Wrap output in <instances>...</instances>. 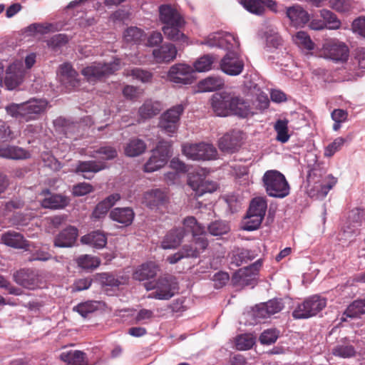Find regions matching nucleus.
Listing matches in <instances>:
<instances>
[{
	"label": "nucleus",
	"instance_id": "37",
	"mask_svg": "<svg viewBox=\"0 0 365 365\" xmlns=\"http://www.w3.org/2000/svg\"><path fill=\"white\" fill-rule=\"evenodd\" d=\"M81 241L83 244L88 245L92 247L101 249L106 246L107 237L103 232L95 231L83 236L81 238Z\"/></svg>",
	"mask_w": 365,
	"mask_h": 365
},
{
	"label": "nucleus",
	"instance_id": "52",
	"mask_svg": "<svg viewBox=\"0 0 365 365\" xmlns=\"http://www.w3.org/2000/svg\"><path fill=\"white\" fill-rule=\"evenodd\" d=\"M214 61L215 57L212 55L207 54L197 59L193 66L197 72H205L212 68Z\"/></svg>",
	"mask_w": 365,
	"mask_h": 365
},
{
	"label": "nucleus",
	"instance_id": "62",
	"mask_svg": "<svg viewBox=\"0 0 365 365\" xmlns=\"http://www.w3.org/2000/svg\"><path fill=\"white\" fill-rule=\"evenodd\" d=\"M68 42V37L64 34L54 35L48 41V46L53 48L64 46Z\"/></svg>",
	"mask_w": 365,
	"mask_h": 365
},
{
	"label": "nucleus",
	"instance_id": "28",
	"mask_svg": "<svg viewBox=\"0 0 365 365\" xmlns=\"http://www.w3.org/2000/svg\"><path fill=\"white\" fill-rule=\"evenodd\" d=\"M1 242L9 246L16 249L29 250V243L23 235L15 231H8L1 236Z\"/></svg>",
	"mask_w": 365,
	"mask_h": 365
},
{
	"label": "nucleus",
	"instance_id": "7",
	"mask_svg": "<svg viewBox=\"0 0 365 365\" xmlns=\"http://www.w3.org/2000/svg\"><path fill=\"white\" fill-rule=\"evenodd\" d=\"M14 281L19 286L29 290H35L44 286L42 274L32 269H20L13 274Z\"/></svg>",
	"mask_w": 365,
	"mask_h": 365
},
{
	"label": "nucleus",
	"instance_id": "42",
	"mask_svg": "<svg viewBox=\"0 0 365 365\" xmlns=\"http://www.w3.org/2000/svg\"><path fill=\"white\" fill-rule=\"evenodd\" d=\"M146 149V144L143 140L133 138L125 147V154L129 157H136L143 154Z\"/></svg>",
	"mask_w": 365,
	"mask_h": 365
},
{
	"label": "nucleus",
	"instance_id": "45",
	"mask_svg": "<svg viewBox=\"0 0 365 365\" xmlns=\"http://www.w3.org/2000/svg\"><path fill=\"white\" fill-rule=\"evenodd\" d=\"M267 207V201L264 198L261 197H255L251 201L247 212L252 215L256 214L258 217L264 218Z\"/></svg>",
	"mask_w": 365,
	"mask_h": 365
},
{
	"label": "nucleus",
	"instance_id": "1",
	"mask_svg": "<svg viewBox=\"0 0 365 365\" xmlns=\"http://www.w3.org/2000/svg\"><path fill=\"white\" fill-rule=\"evenodd\" d=\"M46 106V101L33 98L23 103H11L6 106V110L11 116L27 122L36 119V115L43 112Z\"/></svg>",
	"mask_w": 365,
	"mask_h": 365
},
{
	"label": "nucleus",
	"instance_id": "11",
	"mask_svg": "<svg viewBox=\"0 0 365 365\" xmlns=\"http://www.w3.org/2000/svg\"><path fill=\"white\" fill-rule=\"evenodd\" d=\"M261 266L262 261L258 259L250 266L240 269L233 275L232 281L234 284L242 287L250 286L254 287L257 284V279Z\"/></svg>",
	"mask_w": 365,
	"mask_h": 365
},
{
	"label": "nucleus",
	"instance_id": "63",
	"mask_svg": "<svg viewBox=\"0 0 365 365\" xmlns=\"http://www.w3.org/2000/svg\"><path fill=\"white\" fill-rule=\"evenodd\" d=\"M344 141L343 138H336L331 143L326 147L324 150L325 156L331 157L334 155V154L341 148Z\"/></svg>",
	"mask_w": 365,
	"mask_h": 365
},
{
	"label": "nucleus",
	"instance_id": "53",
	"mask_svg": "<svg viewBox=\"0 0 365 365\" xmlns=\"http://www.w3.org/2000/svg\"><path fill=\"white\" fill-rule=\"evenodd\" d=\"M320 15L324 23H326L327 29L335 30L340 28L341 21L331 11L327 9H322L320 11Z\"/></svg>",
	"mask_w": 365,
	"mask_h": 365
},
{
	"label": "nucleus",
	"instance_id": "19",
	"mask_svg": "<svg viewBox=\"0 0 365 365\" xmlns=\"http://www.w3.org/2000/svg\"><path fill=\"white\" fill-rule=\"evenodd\" d=\"M58 76L61 83L68 90H71L79 84L78 74L68 63L59 66Z\"/></svg>",
	"mask_w": 365,
	"mask_h": 365
},
{
	"label": "nucleus",
	"instance_id": "23",
	"mask_svg": "<svg viewBox=\"0 0 365 365\" xmlns=\"http://www.w3.org/2000/svg\"><path fill=\"white\" fill-rule=\"evenodd\" d=\"M106 168V163L102 161H78L76 167V172L81 173L84 178L91 179L94 173L103 170Z\"/></svg>",
	"mask_w": 365,
	"mask_h": 365
},
{
	"label": "nucleus",
	"instance_id": "24",
	"mask_svg": "<svg viewBox=\"0 0 365 365\" xmlns=\"http://www.w3.org/2000/svg\"><path fill=\"white\" fill-rule=\"evenodd\" d=\"M184 19L180 21V24L164 25L162 28V31L165 37L172 41L178 42L181 44L188 45V38L185 35L180 29L184 26Z\"/></svg>",
	"mask_w": 365,
	"mask_h": 365
},
{
	"label": "nucleus",
	"instance_id": "55",
	"mask_svg": "<svg viewBox=\"0 0 365 365\" xmlns=\"http://www.w3.org/2000/svg\"><path fill=\"white\" fill-rule=\"evenodd\" d=\"M287 124V120H279L274 125V129L277 132L276 139L282 143L287 142L290 137L288 134Z\"/></svg>",
	"mask_w": 365,
	"mask_h": 365
},
{
	"label": "nucleus",
	"instance_id": "38",
	"mask_svg": "<svg viewBox=\"0 0 365 365\" xmlns=\"http://www.w3.org/2000/svg\"><path fill=\"white\" fill-rule=\"evenodd\" d=\"M364 314H365V299L356 300L346 309L341 319L346 321L348 318H359Z\"/></svg>",
	"mask_w": 365,
	"mask_h": 365
},
{
	"label": "nucleus",
	"instance_id": "2",
	"mask_svg": "<svg viewBox=\"0 0 365 365\" xmlns=\"http://www.w3.org/2000/svg\"><path fill=\"white\" fill-rule=\"evenodd\" d=\"M262 182L267 193L271 197L283 198L289 193V185L284 175L277 170L265 172Z\"/></svg>",
	"mask_w": 365,
	"mask_h": 365
},
{
	"label": "nucleus",
	"instance_id": "40",
	"mask_svg": "<svg viewBox=\"0 0 365 365\" xmlns=\"http://www.w3.org/2000/svg\"><path fill=\"white\" fill-rule=\"evenodd\" d=\"M224 81L220 77L210 76L198 83V90L200 92H210L221 88Z\"/></svg>",
	"mask_w": 365,
	"mask_h": 365
},
{
	"label": "nucleus",
	"instance_id": "57",
	"mask_svg": "<svg viewBox=\"0 0 365 365\" xmlns=\"http://www.w3.org/2000/svg\"><path fill=\"white\" fill-rule=\"evenodd\" d=\"M255 343V338L249 334L238 336L235 340V346L238 350H247Z\"/></svg>",
	"mask_w": 365,
	"mask_h": 365
},
{
	"label": "nucleus",
	"instance_id": "39",
	"mask_svg": "<svg viewBox=\"0 0 365 365\" xmlns=\"http://www.w3.org/2000/svg\"><path fill=\"white\" fill-rule=\"evenodd\" d=\"M60 358L66 365H88L85 354L78 350L62 352Z\"/></svg>",
	"mask_w": 365,
	"mask_h": 365
},
{
	"label": "nucleus",
	"instance_id": "59",
	"mask_svg": "<svg viewBox=\"0 0 365 365\" xmlns=\"http://www.w3.org/2000/svg\"><path fill=\"white\" fill-rule=\"evenodd\" d=\"M279 331L276 329L264 330L259 336V341L262 344L269 345L274 343L278 339Z\"/></svg>",
	"mask_w": 365,
	"mask_h": 365
},
{
	"label": "nucleus",
	"instance_id": "18",
	"mask_svg": "<svg viewBox=\"0 0 365 365\" xmlns=\"http://www.w3.org/2000/svg\"><path fill=\"white\" fill-rule=\"evenodd\" d=\"M177 54L178 49L171 43H165L154 48L152 52L153 61L156 63H169L176 58Z\"/></svg>",
	"mask_w": 365,
	"mask_h": 365
},
{
	"label": "nucleus",
	"instance_id": "17",
	"mask_svg": "<svg viewBox=\"0 0 365 365\" xmlns=\"http://www.w3.org/2000/svg\"><path fill=\"white\" fill-rule=\"evenodd\" d=\"M230 115H235L240 118H250L256 114L257 112L250 106V102L244 98L232 94Z\"/></svg>",
	"mask_w": 365,
	"mask_h": 365
},
{
	"label": "nucleus",
	"instance_id": "22",
	"mask_svg": "<svg viewBox=\"0 0 365 365\" xmlns=\"http://www.w3.org/2000/svg\"><path fill=\"white\" fill-rule=\"evenodd\" d=\"M241 140V133L233 130L220 138L218 146L223 152L233 153L240 147Z\"/></svg>",
	"mask_w": 365,
	"mask_h": 365
},
{
	"label": "nucleus",
	"instance_id": "51",
	"mask_svg": "<svg viewBox=\"0 0 365 365\" xmlns=\"http://www.w3.org/2000/svg\"><path fill=\"white\" fill-rule=\"evenodd\" d=\"M99 302L97 301H88L80 303L73 307V310L77 312L83 317L86 318L89 314L94 312L98 309Z\"/></svg>",
	"mask_w": 365,
	"mask_h": 365
},
{
	"label": "nucleus",
	"instance_id": "49",
	"mask_svg": "<svg viewBox=\"0 0 365 365\" xmlns=\"http://www.w3.org/2000/svg\"><path fill=\"white\" fill-rule=\"evenodd\" d=\"M144 31L135 26L128 28L123 34L125 41L128 43H138L144 37Z\"/></svg>",
	"mask_w": 365,
	"mask_h": 365
},
{
	"label": "nucleus",
	"instance_id": "58",
	"mask_svg": "<svg viewBox=\"0 0 365 365\" xmlns=\"http://www.w3.org/2000/svg\"><path fill=\"white\" fill-rule=\"evenodd\" d=\"M263 217H258L257 215H252L247 212V215L243 222V229L247 231H253L259 228Z\"/></svg>",
	"mask_w": 365,
	"mask_h": 365
},
{
	"label": "nucleus",
	"instance_id": "46",
	"mask_svg": "<svg viewBox=\"0 0 365 365\" xmlns=\"http://www.w3.org/2000/svg\"><path fill=\"white\" fill-rule=\"evenodd\" d=\"M292 40L299 48L311 51L314 49V43L305 31H298L292 36Z\"/></svg>",
	"mask_w": 365,
	"mask_h": 365
},
{
	"label": "nucleus",
	"instance_id": "4",
	"mask_svg": "<svg viewBox=\"0 0 365 365\" xmlns=\"http://www.w3.org/2000/svg\"><path fill=\"white\" fill-rule=\"evenodd\" d=\"M120 63L118 59L108 63L96 62L82 69L81 73L87 81L95 83L118 71L120 68Z\"/></svg>",
	"mask_w": 365,
	"mask_h": 365
},
{
	"label": "nucleus",
	"instance_id": "60",
	"mask_svg": "<svg viewBox=\"0 0 365 365\" xmlns=\"http://www.w3.org/2000/svg\"><path fill=\"white\" fill-rule=\"evenodd\" d=\"M252 315L256 323L259 322L261 319L271 317L264 303L256 305L252 310Z\"/></svg>",
	"mask_w": 365,
	"mask_h": 365
},
{
	"label": "nucleus",
	"instance_id": "10",
	"mask_svg": "<svg viewBox=\"0 0 365 365\" xmlns=\"http://www.w3.org/2000/svg\"><path fill=\"white\" fill-rule=\"evenodd\" d=\"M327 305V300L318 295H313L299 304L292 312L294 319H307L315 316Z\"/></svg>",
	"mask_w": 365,
	"mask_h": 365
},
{
	"label": "nucleus",
	"instance_id": "54",
	"mask_svg": "<svg viewBox=\"0 0 365 365\" xmlns=\"http://www.w3.org/2000/svg\"><path fill=\"white\" fill-rule=\"evenodd\" d=\"M264 37L267 45L277 48L282 44V40L278 32L273 27H267L264 31Z\"/></svg>",
	"mask_w": 365,
	"mask_h": 365
},
{
	"label": "nucleus",
	"instance_id": "31",
	"mask_svg": "<svg viewBox=\"0 0 365 365\" xmlns=\"http://www.w3.org/2000/svg\"><path fill=\"white\" fill-rule=\"evenodd\" d=\"M189 185L197 196H202L207 192H212L217 187L216 182L202 179L200 177L190 179Z\"/></svg>",
	"mask_w": 365,
	"mask_h": 365
},
{
	"label": "nucleus",
	"instance_id": "3",
	"mask_svg": "<svg viewBox=\"0 0 365 365\" xmlns=\"http://www.w3.org/2000/svg\"><path fill=\"white\" fill-rule=\"evenodd\" d=\"M147 290L155 289L148 297L159 300H168L178 292L176 278L171 275L160 277L155 282L145 284Z\"/></svg>",
	"mask_w": 365,
	"mask_h": 365
},
{
	"label": "nucleus",
	"instance_id": "20",
	"mask_svg": "<svg viewBox=\"0 0 365 365\" xmlns=\"http://www.w3.org/2000/svg\"><path fill=\"white\" fill-rule=\"evenodd\" d=\"M337 182V179L332 175H328L321 182H315L309 190V195L311 197L317 199L324 198L329 190L332 189Z\"/></svg>",
	"mask_w": 365,
	"mask_h": 365
},
{
	"label": "nucleus",
	"instance_id": "12",
	"mask_svg": "<svg viewBox=\"0 0 365 365\" xmlns=\"http://www.w3.org/2000/svg\"><path fill=\"white\" fill-rule=\"evenodd\" d=\"M193 68L185 63L172 66L168 73V79L175 84L190 85L193 82Z\"/></svg>",
	"mask_w": 365,
	"mask_h": 365
},
{
	"label": "nucleus",
	"instance_id": "21",
	"mask_svg": "<svg viewBox=\"0 0 365 365\" xmlns=\"http://www.w3.org/2000/svg\"><path fill=\"white\" fill-rule=\"evenodd\" d=\"M239 3L249 12L262 15L267 7L273 11H277V4L273 0H238Z\"/></svg>",
	"mask_w": 365,
	"mask_h": 365
},
{
	"label": "nucleus",
	"instance_id": "14",
	"mask_svg": "<svg viewBox=\"0 0 365 365\" xmlns=\"http://www.w3.org/2000/svg\"><path fill=\"white\" fill-rule=\"evenodd\" d=\"M25 69L21 61L11 63L6 71L4 85L8 90H14L20 85L24 78Z\"/></svg>",
	"mask_w": 365,
	"mask_h": 365
},
{
	"label": "nucleus",
	"instance_id": "36",
	"mask_svg": "<svg viewBox=\"0 0 365 365\" xmlns=\"http://www.w3.org/2000/svg\"><path fill=\"white\" fill-rule=\"evenodd\" d=\"M158 271V266L155 262H150L139 267L133 273V278L144 281L155 277Z\"/></svg>",
	"mask_w": 365,
	"mask_h": 365
},
{
	"label": "nucleus",
	"instance_id": "9",
	"mask_svg": "<svg viewBox=\"0 0 365 365\" xmlns=\"http://www.w3.org/2000/svg\"><path fill=\"white\" fill-rule=\"evenodd\" d=\"M320 55L335 62H346L349 56L347 46L337 39L326 41L320 50Z\"/></svg>",
	"mask_w": 365,
	"mask_h": 365
},
{
	"label": "nucleus",
	"instance_id": "26",
	"mask_svg": "<svg viewBox=\"0 0 365 365\" xmlns=\"http://www.w3.org/2000/svg\"><path fill=\"white\" fill-rule=\"evenodd\" d=\"M159 18L165 25H177L183 20L178 10L170 4H163L159 7Z\"/></svg>",
	"mask_w": 365,
	"mask_h": 365
},
{
	"label": "nucleus",
	"instance_id": "6",
	"mask_svg": "<svg viewBox=\"0 0 365 365\" xmlns=\"http://www.w3.org/2000/svg\"><path fill=\"white\" fill-rule=\"evenodd\" d=\"M182 153L192 160H211L217 158V149L205 143H187L182 145Z\"/></svg>",
	"mask_w": 365,
	"mask_h": 365
},
{
	"label": "nucleus",
	"instance_id": "50",
	"mask_svg": "<svg viewBox=\"0 0 365 365\" xmlns=\"http://www.w3.org/2000/svg\"><path fill=\"white\" fill-rule=\"evenodd\" d=\"M118 153L115 148L112 146H103L93 150L89 154L92 158H97L99 155L103 160H109L117 157Z\"/></svg>",
	"mask_w": 365,
	"mask_h": 365
},
{
	"label": "nucleus",
	"instance_id": "35",
	"mask_svg": "<svg viewBox=\"0 0 365 365\" xmlns=\"http://www.w3.org/2000/svg\"><path fill=\"white\" fill-rule=\"evenodd\" d=\"M0 157L13 160H23L29 158L30 153L26 150L18 146H0Z\"/></svg>",
	"mask_w": 365,
	"mask_h": 365
},
{
	"label": "nucleus",
	"instance_id": "29",
	"mask_svg": "<svg viewBox=\"0 0 365 365\" xmlns=\"http://www.w3.org/2000/svg\"><path fill=\"white\" fill-rule=\"evenodd\" d=\"M184 237L185 231L182 228L173 229L164 237L161 247L164 250L175 249L180 245Z\"/></svg>",
	"mask_w": 365,
	"mask_h": 365
},
{
	"label": "nucleus",
	"instance_id": "5",
	"mask_svg": "<svg viewBox=\"0 0 365 365\" xmlns=\"http://www.w3.org/2000/svg\"><path fill=\"white\" fill-rule=\"evenodd\" d=\"M182 104L174 106L165 111L160 117L158 126L165 134L173 136L180 125V119L184 113Z\"/></svg>",
	"mask_w": 365,
	"mask_h": 365
},
{
	"label": "nucleus",
	"instance_id": "43",
	"mask_svg": "<svg viewBox=\"0 0 365 365\" xmlns=\"http://www.w3.org/2000/svg\"><path fill=\"white\" fill-rule=\"evenodd\" d=\"M220 48L227 50L228 53H237L240 48L239 40L233 34L222 33Z\"/></svg>",
	"mask_w": 365,
	"mask_h": 365
},
{
	"label": "nucleus",
	"instance_id": "44",
	"mask_svg": "<svg viewBox=\"0 0 365 365\" xmlns=\"http://www.w3.org/2000/svg\"><path fill=\"white\" fill-rule=\"evenodd\" d=\"M333 355L341 358H351L356 355V350L354 347L346 342L338 344L331 351Z\"/></svg>",
	"mask_w": 365,
	"mask_h": 365
},
{
	"label": "nucleus",
	"instance_id": "8",
	"mask_svg": "<svg viewBox=\"0 0 365 365\" xmlns=\"http://www.w3.org/2000/svg\"><path fill=\"white\" fill-rule=\"evenodd\" d=\"M170 143L160 141L156 148L152 150V155L144 165V171L153 173L163 168L168 162L170 153Z\"/></svg>",
	"mask_w": 365,
	"mask_h": 365
},
{
	"label": "nucleus",
	"instance_id": "27",
	"mask_svg": "<svg viewBox=\"0 0 365 365\" xmlns=\"http://www.w3.org/2000/svg\"><path fill=\"white\" fill-rule=\"evenodd\" d=\"M109 217L113 221L127 227L133 222L135 213L130 207H115L110 212Z\"/></svg>",
	"mask_w": 365,
	"mask_h": 365
},
{
	"label": "nucleus",
	"instance_id": "15",
	"mask_svg": "<svg viewBox=\"0 0 365 365\" xmlns=\"http://www.w3.org/2000/svg\"><path fill=\"white\" fill-rule=\"evenodd\" d=\"M143 202L151 210H160L168 204L169 196L165 190L153 189L144 194Z\"/></svg>",
	"mask_w": 365,
	"mask_h": 365
},
{
	"label": "nucleus",
	"instance_id": "61",
	"mask_svg": "<svg viewBox=\"0 0 365 365\" xmlns=\"http://www.w3.org/2000/svg\"><path fill=\"white\" fill-rule=\"evenodd\" d=\"M269 105V99L267 94L260 93L257 95L255 102V107H252L257 112H262L267 109Z\"/></svg>",
	"mask_w": 365,
	"mask_h": 365
},
{
	"label": "nucleus",
	"instance_id": "56",
	"mask_svg": "<svg viewBox=\"0 0 365 365\" xmlns=\"http://www.w3.org/2000/svg\"><path fill=\"white\" fill-rule=\"evenodd\" d=\"M207 229L212 235L220 236L227 233L230 231V226L225 221L216 220L210 223Z\"/></svg>",
	"mask_w": 365,
	"mask_h": 365
},
{
	"label": "nucleus",
	"instance_id": "25",
	"mask_svg": "<svg viewBox=\"0 0 365 365\" xmlns=\"http://www.w3.org/2000/svg\"><path fill=\"white\" fill-rule=\"evenodd\" d=\"M78 235V232L77 228L69 226L56 237L54 245L59 247H71L74 245Z\"/></svg>",
	"mask_w": 365,
	"mask_h": 365
},
{
	"label": "nucleus",
	"instance_id": "33",
	"mask_svg": "<svg viewBox=\"0 0 365 365\" xmlns=\"http://www.w3.org/2000/svg\"><path fill=\"white\" fill-rule=\"evenodd\" d=\"M287 16L294 26L304 25L309 20L308 13L299 5L288 7Z\"/></svg>",
	"mask_w": 365,
	"mask_h": 365
},
{
	"label": "nucleus",
	"instance_id": "34",
	"mask_svg": "<svg viewBox=\"0 0 365 365\" xmlns=\"http://www.w3.org/2000/svg\"><path fill=\"white\" fill-rule=\"evenodd\" d=\"M193 241L190 245H185V250L190 257H197L204 252L208 245V241L205 234L193 237Z\"/></svg>",
	"mask_w": 365,
	"mask_h": 365
},
{
	"label": "nucleus",
	"instance_id": "16",
	"mask_svg": "<svg viewBox=\"0 0 365 365\" xmlns=\"http://www.w3.org/2000/svg\"><path fill=\"white\" fill-rule=\"evenodd\" d=\"M220 68L230 76L240 75L244 68V62L237 53H227L220 61Z\"/></svg>",
	"mask_w": 365,
	"mask_h": 365
},
{
	"label": "nucleus",
	"instance_id": "13",
	"mask_svg": "<svg viewBox=\"0 0 365 365\" xmlns=\"http://www.w3.org/2000/svg\"><path fill=\"white\" fill-rule=\"evenodd\" d=\"M233 93L227 91L215 93L210 99L213 112L218 116L225 117L230 115V108Z\"/></svg>",
	"mask_w": 365,
	"mask_h": 365
},
{
	"label": "nucleus",
	"instance_id": "48",
	"mask_svg": "<svg viewBox=\"0 0 365 365\" xmlns=\"http://www.w3.org/2000/svg\"><path fill=\"white\" fill-rule=\"evenodd\" d=\"M125 75L127 76H132L133 79L138 80L143 83L150 82L153 78V73L151 72L140 68L127 70Z\"/></svg>",
	"mask_w": 365,
	"mask_h": 365
},
{
	"label": "nucleus",
	"instance_id": "64",
	"mask_svg": "<svg viewBox=\"0 0 365 365\" xmlns=\"http://www.w3.org/2000/svg\"><path fill=\"white\" fill-rule=\"evenodd\" d=\"M264 304L266 306L268 312L271 316L279 312L284 308V304L282 301L277 299H271L264 303Z\"/></svg>",
	"mask_w": 365,
	"mask_h": 365
},
{
	"label": "nucleus",
	"instance_id": "41",
	"mask_svg": "<svg viewBox=\"0 0 365 365\" xmlns=\"http://www.w3.org/2000/svg\"><path fill=\"white\" fill-rule=\"evenodd\" d=\"M183 227L185 232H190L192 234L193 237L198 235L205 234V227L199 223L195 217L192 216L185 217L183 221Z\"/></svg>",
	"mask_w": 365,
	"mask_h": 365
},
{
	"label": "nucleus",
	"instance_id": "30",
	"mask_svg": "<svg viewBox=\"0 0 365 365\" xmlns=\"http://www.w3.org/2000/svg\"><path fill=\"white\" fill-rule=\"evenodd\" d=\"M162 104L159 101L146 100L138 109L139 118L145 120L157 115L162 110Z\"/></svg>",
	"mask_w": 365,
	"mask_h": 365
},
{
	"label": "nucleus",
	"instance_id": "47",
	"mask_svg": "<svg viewBox=\"0 0 365 365\" xmlns=\"http://www.w3.org/2000/svg\"><path fill=\"white\" fill-rule=\"evenodd\" d=\"M78 265L84 269H93L97 268L101 263L98 257L90 255H83L76 259Z\"/></svg>",
	"mask_w": 365,
	"mask_h": 365
},
{
	"label": "nucleus",
	"instance_id": "32",
	"mask_svg": "<svg viewBox=\"0 0 365 365\" xmlns=\"http://www.w3.org/2000/svg\"><path fill=\"white\" fill-rule=\"evenodd\" d=\"M42 194L48 195L41 202V206L44 208L62 209L68 205L67 198L63 195H51L47 189L44 190Z\"/></svg>",
	"mask_w": 365,
	"mask_h": 365
}]
</instances>
